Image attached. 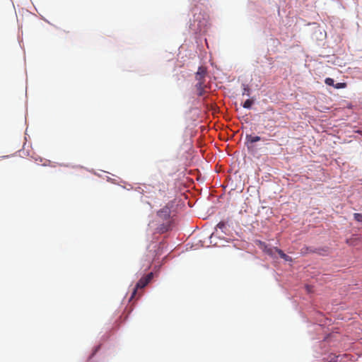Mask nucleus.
Here are the masks:
<instances>
[{
  "mask_svg": "<svg viewBox=\"0 0 362 362\" xmlns=\"http://www.w3.org/2000/svg\"><path fill=\"white\" fill-rule=\"evenodd\" d=\"M204 93V88H202V89H198L197 90V95L199 96H202Z\"/></svg>",
  "mask_w": 362,
  "mask_h": 362,
  "instance_id": "15",
  "label": "nucleus"
},
{
  "mask_svg": "<svg viewBox=\"0 0 362 362\" xmlns=\"http://www.w3.org/2000/svg\"><path fill=\"white\" fill-rule=\"evenodd\" d=\"M258 245H259V247L265 253H267L268 255H269L271 257H274L275 255V254L276 253V250L279 249L278 247H268V245H267L264 243H263V242H262L260 240L258 241Z\"/></svg>",
  "mask_w": 362,
  "mask_h": 362,
  "instance_id": "2",
  "label": "nucleus"
},
{
  "mask_svg": "<svg viewBox=\"0 0 362 362\" xmlns=\"http://www.w3.org/2000/svg\"><path fill=\"white\" fill-rule=\"evenodd\" d=\"M354 219L358 222H362V214L358 213H355L354 214Z\"/></svg>",
  "mask_w": 362,
  "mask_h": 362,
  "instance_id": "12",
  "label": "nucleus"
},
{
  "mask_svg": "<svg viewBox=\"0 0 362 362\" xmlns=\"http://www.w3.org/2000/svg\"><path fill=\"white\" fill-rule=\"evenodd\" d=\"M261 140V137L259 136H252L250 134L246 135V141L247 144H252L255 142H257Z\"/></svg>",
  "mask_w": 362,
  "mask_h": 362,
  "instance_id": "5",
  "label": "nucleus"
},
{
  "mask_svg": "<svg viewBox=\"0 0 362 362\" xmlns=\"http://www.w3.org/2000/svg\"><path fill=\"white\" fill-rule=\"evenodd\" d=\"M153 277V274L152 272H150L146 276L141 278L136 285V287L133 292V296L136 293L137 289L144 288L151 281Z\"/></svg>",
  "mask_w": 362,
  "mask_h": 362,
  "instance_id": "1",
  "label": "nucleus"
},
{
  "mask_svg": "<svg viewBox=\"0 0 362 362\" xmlns=\"http://www.w3.org/2000/svg\"><path fill=\"white\" fill-rule=\"evenodd\" d=\"M243 95H250V88L248 87V86L243 85Z\"/></svg>",
  "mask_w": 362,
  "mask_h": 362,
  "instance_id": "11",
  "label": "nucleus"
},
{
  "mask_svg": "<svg viewBox=\"0 0 362 362\" xmlns=\"http://www.w3.org/2000/svg\"><path fill=\"white\" fill-rule=\"evenodd\" d=\"M170 223L161 224V225L158 228V231L160 233H165V232H167V231L170 229Z\"/></svg>",
  "mask_w": 362,
  "mask_h": 362,
  "instance_id": "6",
  "label": "nucleus"
},
{
  "mask_svg": "<svg viewBox=\"0 0 362 362\" xmlns=\"http://www.w3.org/2000/svg\"><path fill=\"white\" fill-rule=\"evenodd\" d=\"M206 75V69L204 66H199L195 78L197 81H205V76Z\"/></svg>",
  "mask_w": 362,
  "mask_h": 362,
  "instance_id": "4",
  "label": "nucleus"
},
{
  "mask_svg": "<svg viewBox=\"0 0 362 362\" xmlns=\"http://www.w3.org/2000/svg\"><path fill=\"white\" fill-rule=\"evenodd\" d=\"M254 101L250 99H247L243 105V107L246 109H250L253 104Z\"/></svg>",
  "mask_w": 362,
  "mask_h": 362,
  "instance_id": "8",
  "label": "nucleus"
},
{
  "mask_svg": "<svg viewBox=\"0 0 362 362\" xmlns=\"http://www.w3.org/2000/svg\"><path fill=\"white\" fill-rule=\"evenodd\" d=\"M346 87V83H337L334 84V88L337 89L344 88Z\"/></svg>",
  "mask_w": 362,
  "mask_h": 362,
  "instance_id": "10",
  "label": "nucleus"
},
{
  "mask_svg": "<svg viewBox=\"0 0 362 362\" xmlns=\"http://www.w3.org/2000/svg\"><path fill=\"white\" fill-rule=\"evenodd\" d=\"M325 83L327 86H334V79L332 78H326L325 80Z\"/></svg>",
  "mask_w": 362,
  "mask_h": 362,
  "instance_id": "9",
  "label": "nucleus"
},
{
  "mask_svg": "<svg viewBox=\"0 0 362 362\" xmlns=\"http://www.w3.org/2000/svg\"><path fill=\"white\" fill-rule=\"evenodd\" d=\"M195 86L197 90L204 88V81H198Z\"/></svg>",
  "mask_w": 362,
  "mask_h": 362,
  "instance_id": "13",
  "label": "nucleus"
},
{
  "mask_svg": "<svg viewBox=\"0 0 362 362\" xmlns=\"http://www.w3.org/2000/svg\"><path fill=\"white\" fill-rule=\"evenodd\" d=\"M226 226V223L224 222H220L217 224L216 227L223 230Z\"/></svg>",
  "mask_w": 362,
  "mask_h": 362,
  "instance_id": "14",
  "label": "nucleus"
},
{
  "mask_svg": "<svg viewBox=\"0 0 362 362\" xmlns=\"http://www.w3.org/2000/svg\"><path fill=\"white\" fill-rule=\"evenodd\" d=\"M170 207L166 205L157 212V216L163 220H168L170 216Z\"/></svg>",
  "mask_w": 362,
  "mask_h": 362,
  "instance_id": "3",
  "label": "nucleus"
},
{
  "mask_svg": "<svg viewBox=\"0 0 362 362\" xmlns=\"http://www.w3.org/2000/svg\"><path fill=\"white\" fill-rule=\"evenodd\" d=\"M276 253H278L279 255V256L284 259L285 261H287V262H290L292 260L291 257H289L288 255H287L286 254H285L283 250H280V249H276Z\"/></svg>",
  "mask_w": 362,
  "mask_h": 362,
  "instance_id": "7",
  "label": "nucleus"
}]
</instances>
